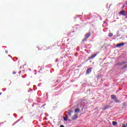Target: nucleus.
Masks as SVG:
<instances>
[{
	"label": "nucleus",
	"mask_w": 127,
	"mask_h": 127,
	"mask_svg": "<svg viewBox=\"0 0 127 127\" xmlns=\"http://www.w3.org/2000/svg\"><path fill=\"white\" fill-rule=\"evenodd\" d=\"M111 98L112 100H114L116 103H120V100H118L117 96L115 95H111Z\"/></svg>",
	"instance_id": "1"
},
{
	"label": "nucleus",
	"mask_w": 127,
	"mask_h": 127,
	"mask_svg": "<svg viewBox=\"0 0 127 127\" xmlns=\"http://www.w3.org/2000/svg\"><path fill=\"white\" fill-rule=\"evenodd\" d=\"M90 36H91V33L89 32V33H87L86 34H85V38H84L82 41L84 42L85 41V40H86L87 38H89L90 37Z\"/></svg>",
	"instance_id": "2"
},
{
	"label": "nucleus",
	"mask_w": 127,
	"mask_h": 127,
	"mask_svg": "<svg viewBox=\"0 0 127 127\" xmlns=\"http://www.w3.org/2000/svg\"><path fill=\"white\" fill-rule=\"evenodd\" d=\"M78 119V115L77 114H73L72 116H71V119L73 121H76Z\"/></svg>",
	"instance_id": "3"
},
{
	"label": "nucleus",
	"mask_w": 127,
	"mask_h": 127,
	"mask_svg": "<svg viewBox=\"0 0 127 127\" xmlns=\"http://www.w3.org/2000/svg\"><path fill=\"white\" fill-rule=\"evenodd\" d=\"M126 63H127V62H122L118 63L116 65L117 66H122V65H123V64H126Z\"/></svg>",
	"instance_id": "4"
},
{
	"label": "nucleus",
	"mask_w": 127,
	"mask_h": 127,
	"mask_svg": "<svg viewBox=\"0 0 127 127\" xmlns=\"http://www.w3.org/2000/svg\"><path fill=\"white\" fill-rule=\"evenodd\" d=\"M119 14H120L121 15H124V16H126L127 15V14L126 13V11L123 10L122 11H121L119 13Z\"/></svg>",
	"instance_id": "5"
},
{
	"label": "nucleus",
	"mask_w": 127,
	"mask_h": 127,
	"mask_svg": "<svg viewBox=\"0 0 127 127\" xmlns=\"http://www.w3.org/2000/svg\"><path fill=\"white\" fill-rule=\"evenodd\" d=\"M67 115H68L69 117H72V116L74 115V112H73V111L72 110H69L67 112Z\"/></svg>",
	"instance_id": "6"
},
{
	"label": "nucleus",
	"mask_w": 127,
	"mask_h": 127,
	"mask_svg": "<svg viewBox=\"0 0 127 127\" xmlns=\"http://www.w3.org/2000/svg\"><path fill=\"white\" fill-rule=\"evenodd\" d=\"M92 69H93V68H92V67H89V68H88L86 71V74H90V73H91V72H92Z\"/></svg>",
	"instance_id": "7"
},
{
	"label": "nucleus",
	"mask_w": 127,
	"mask_h": 127,
	"mask_svg": "<svg viewBox=\"0 0 127 127\" xmlns=\"http://www.w3.org/2000/svg\"><path fill=\"white\" fill-rule=\"evenodd\" d=\"M124 45H125V43H120V44H117L116 45V47H122V46H124Z\"/></svg>",
	"instance_id": "8"
},
{
	"label": "nucleus",
	"mask_w": 127,
	"mask_h": 127,
	"mask_svg": "<svg viewBox=\"0 0 127 127\" xmlns=\"http://www.w3.org/2000/svg\"><path fill=\"white\" fill-rule=\"evenodd\" d=\"M96 56H97V54H94V55H91V56L90 57L88 58V59H89V60H91V59H93V58H95Z\"/></svg>",
	"instance_id": "9"
},
{
	"label": "nucleus",
	"mask_w": 127,
	"mask_h": 127,
	"mask_svg": "<svg viewBox=\"0 0 127 127\" xmlns=\"http://www.w3.org/2000/svg\"><path fill=\"white\" fill-rule=\"evenodd\" d=\"M109 108H111V106L110 105H105L103 109V111H105V110H107V109H109Z\"/></svg>",
	"instance_id": "10"
},
{
	"label": "nucleus",
	"mask_w": 127,
	"mask_h": 127,
	"mask_svg": "<svg viewBox=\"0 0 127 127\" xmlns=\"http://www.w3.org/2000/svg\"><path fill=\"white\" fill-rule=\"evenodd\" d=\"M113 126H116L117 125H118V122L113 121L112 122Z\"/></svg>",
	"instance_id": "11"
},
{
	"label": "nucleus",
	"mask_w": 127,
	"mask_h": 127,
	"mask_svg": "<svg viewBox=\"0 0 127 127\" xmlns=\"http://www.w3.org/2000/svg\"><path fill=\"white\" fill-rule=\"evenodd\" d=\"M64 121H65V122H67V121H68V116H65V117L64 118Z\"/></svg>",
	"instance_id": "12"
},
{
	"label": "nucleus",
	"mask_w": 127,
	"mask_h": 127,
	"mask_svg": "<svg viewBox=\"0 0 127 127\" xmlns=\"http://www.w3.org/2000/svg\"><path fill=\"white\" fill-rule=\"evenodd\" d=\"M80 112V109L77 108L75 110V113H79Z\"/></svg>",
	"instance_id": "13"
},
{
	"label": "nucleus",
	"mask_w": 127,
	"mask_h": 127,
	"mask_svg": "<svg viewBox=\"0 0 127 127\" xmlns=\"http://www.w3.org/2000/svg\"><path fill=\"white\" fill-rule=\"evenodd\" d=\"M108 36H109V37H112V36H113V33H109Z\"/></svg>",
	"instance_id": "14"
},
{
	"label": "nucleus",
	"mask_w": 127,
	"mask_h": 127,
	"mask_svg": "<svg viewBox=\"0 0 127 127\" xmlns=\"http://www.w3.org/2000/svg\"><path fill=\"white\" fill-rule=\"evenodd\" d=\"M127 64H126L123 66V68L122 69H127Z\"/></svg>",
	"instance_id": "15"
},
{
	"label": "nucleus",
	"mask_w": 127,
	"mask_h": 127,
	"mask_svg": "<svg viewBox=\"0 0 127 127\" xmlns=\"http://www.w3.org/2000/svg\"><path fill=\"white\" fill-rule=\"evenodd\" d=\"M60 127H64V125H61Z\"/></svg>",
	"instance_id": "16"
},
{
	"label": "nucleus",
	"mask_w": 127,
	"mask_h": 127,
	"mask_svg": "<svg viewBox=\"0 0 127 127\" xmlns=\"http://www.w3.org/2000/svg\"><path fill=\"white\" fill-rule=\"evenodd\" d=\"M8 52V51H5V53H6L7 54V53Z\"/></svg>",
	"instance_id": "17"
},
{
	"label": "nucleus",
	"mask_w": 127,
	"mask_h": 127,
	"mask_svg": "<svg viewBox=\"0 0 127 127\" xmlns=\"http://www.w3.org/2000/svg\"><path fill=\"white\" fill-rule=\"evenodd\" d=\"M58 82H59V80H57V83H58Z\"/></svg>",
	"instance_id": "18"
},
{
	"label": "nucleus",
	"mask_w": 127,
	"mask_h": 127,
	"mask_svg": "<svg viewBox=\"0 0 127 127\" xmlns=\"http://www.w3.org/2000/svg\"><path fill=\"white\" fill-rule=\"evenodd\" d=\"M1 94H2V93H1H1H0V95H1Z\"/></svg>",
	"instance_id": "19"
},
{
	"label": "nucleus",
	"mask_w": 127,
	"mask_h": 127,
	"mask_svg": "<svg viewBox=\"0 0 127 127\" xmlns=\"http://www.w3.org/2000/svg\"><path fill=\"white\" fill-rule=\"evenodd\" d=\"M13 74H15V72H13Z\"/></svg>",
	"instance_id": "20"
},
{
	"label": "nucleus",
	"mask_w": 127,
	"mask_h": 127,
	"mask_svg": "<svg viewBox=\"0 0 127 127\" xmlns=\"http://www.w3.org/2000/svg\"><path fill=\"white\" fill-rule=\"evenodd\" d=\"M123 7H125V5L123 6Z\"/></svg>",
	"instance_id": "21"
},
{
	"label": "nucleus",
	"mask_w": 127,
	"mask_h": 127,
	"mask_svg": "<svg viewBox=\"0 0 127 127\" xmlns=\"http://www.w3.org/2000/svg\"><path fill=\"white\" fill-rule=\"evenodd\" d=\"M126 126H127V123L126 124Z\"/></svg>",
	"instance_id": "22"
}]
</instances>
